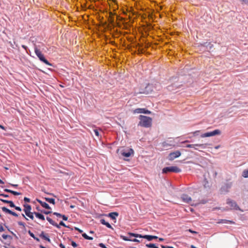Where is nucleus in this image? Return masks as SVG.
<instances>
[{"mask_svg": "<svg viewBox=\"0 0 248 248\" xmlns=\"http://www.w3.org/2000/svg\"><path fill=\"white\" fill-rule=\"evenodd\" d=\"M219 147H220V146L219 145H217V146H215V148L216 149H218Z\"/></svg>", "mask_w": 248, "mask_h": 248, "instance_id": "5fc2aeb1", "label": "nucleus"}, {"mask_svg": "<svg viewBox=\"0 0 248 248\" xmlns=\"http://www.w3.org/2000/svg\"><path fill=\"white\" fill-rule=\"evenodd\" d=\"M29 234H30V236L31 237H32V238H33L35 240H36L37 241H39V239L37 237H36L33 233L31 232H30Z\"/></svg>", "mask_w": 248, "mask_h": 248, "instance_id": "bb28decb", "label": "nucleus"}, {"mask_svg": "<svg viewBox=\"0 0 248 248\" xmlns=\"http://www.w3.org/2000/svg\"><path fill=\"white\" fill-rule=\"evenodd\" d=\"M24 211L29 217H30L32 220L33 219L34 217H33V213L31 212V206L29 204H24Z\"/></svg>", "mask_w": 248, "mask_h": 248, "instance_id": "39448f33", "label": "nucleus"}, {"mask_svg": "<svg viewBox=\"0 0 248 248\" xmlns=\"http://www.w3.org/2000/svg\"><path fill=\"white\" fill-rule=\"evenodd\" d=\"M188 231L189 232H191V233H197V232H196L194 231H192V230H191V229H189Z\"/></svg>", "mask_w": 248, "mask_h": 248, "instance_id": "de8ad7c7", "label": "nucleus"}, {"mask_svg": "<svg viewBox=\"0 0 248 248\" xmlns=\"http://www.w3.org/2000/svg\"><path fill=\"white\" fill-rule=\"evenodd\" d=\"M113 2L114 3L116 2V0H112Z\"/></svg>", "mask_w": 248, "mask_h": 248, "instance_id": "69168bd1", "label": "nucleus"}, {"mask_svg": "<svg viewBox=\"0 0 248 248\" xmlns=\"http://www.w3.org/2000/svg\"><path fill=\"white\" fill-rule=\"evenodd\" d=\"M46 219L51 225L56 227L58 228H60L59 225L50 217H46Z\"/></svg>", "mask_w": 248, "mask_h": 248, "instance_id": "2eb2a0df", "label": "nucleus"}, {"mask_svg": "<svg viewBox=\"0 0 248 248\" xmlns=\"http://www.w3.org/2000/svg\"><path fill=\"white\" fill-rule=\"evenodd\" d=\"M11 186H14V187H17L18 185H17L11 184Z\"/></svg>", "mask_w": 248, "mask_h": 248, "instance_id": "6e6d98bb", "label": "nucleus"}, {"mask_svg": "<svg viewBox=\"0 0 248 248\" xmlns=\"http://www.w3.org/2000/svg\"><path fill=\"white\" fill-rule=\"evenodd\" d=\"M139 93H146V94L148 93H146L145 91H140V92H139Z\"/></svg>", "mask_w": 248, "mask_h": 248, "instance_id": "3c124183", "label": "nucleus"}, {"mask_svg": "<svg viewBox=\"0 0 248 248\" xmlns=\"http://www.w3.org/2000/svg\"><path fill=\"white\" fill-rule=\"evenodd\" d=\"M181 199L183 201L187 203H191L192 202L191 198L186 194H183L181 196Z\"/></svg>", "mask_w": 248, "mask_h": 248, "instance_id": "f8f14e48", "label": "nucleus"}, {"mask_svg": "<svg viewBox=\"0 0 248 248\" xmlns=\"http://www.w3.org/2000/svg\"><path fill=\"white\" fill-rule=\"evenodd\" d=\"M100 246L101 247H102V248H106V247H105V246H104V244H100Z\"/></svg>", "mask_w": 248, "mask_h": 248, "instance_id": "603ef678", "label": "nucleus"}, {"mask_svg": "<svg viewBox=\"0 0 248 248\" xmlns=\"http://www.w3.org/2000/svg\"><path fill=\"white\" fill-rule=\"evenodd\" d=\"M2 238H3V239H6L7 238V237H8V235H5V234H3V235H2Z\"/></svg>", "mask_w": 248, "mask_h": 248, "instance_id": "49530a36", "label": "nucleus"}, {"mask_svg": "<svg viewBox=\"0 0 248 248\" xmlns=\"http://www.w3.org/2000/svg\"><path fill=\"white\" fill-rule=\"evenodd\" d=\"M45 200L46 202L50 203H52L53 204H55V200L52 198H46Z\"/></svg>", "mask_w": 248, "mask_h": 248, "instance_id": "412c9836", "label": "nucleus"}, {"mask_svg": "<svg viewBox=\"0 0 248 248\" xmlns=\"http://www.w3.org/2000/svg\"><path fill=\"white\" fill-rule=\"evenodd\" d=\"M22 216H23V217H24L26 219H27V220L28 219L25 217V216H24V214H22Z\"/></svg>", "mask_w": 248, "mask_h": 248, "instance_id": "e2e57ef3", "label": "nucleus"}, {"mask_svg": "<svg viewBox=\"0 0 248 248\" xmlns=\"http://www.w3.org/2000/svg\"><path fill=\"white\" fill-rule=\"evenodd\" d=\"M139 125L144 127L151 126L152 119L150 117L140 115L139 116Z\"/></svg>", "mask_w": 248, "mask_h": 248, "instance_id": "f257e3e1", "label": "nucleus"}, {"mask_svg": "<svg viewBox=\"0 0 248 248\" xmlns=\"http://www.w3.org/2000/svg\"><path fill=\"white\" fill-rule=\"evenodd\" d=\"M37 201L42 206L45 208L46 209H51L50 206H49V205L47 203H46V202H42V201H41L40 200H37Z\"/></svg>", "mask_w": 248, "mask_h": 248, "instance_id": "4468645a", "label": "nucleus"}, {"mask_svg": "<svg viewBox=\"0 0 248 248\" xmlns=\"http://www.w3.org/2000/svg\"><path fill=\"white\" fill-rule=\"evenodd\" d=\"M34 52L35 54L37 55L39 60L42 62H44L47 65L51 66V64L46 60L44 56V55L42 53L41 50L38 49L36 46H34Z\"/></svg>", "mask_w": 248, "mask_h": 248, "instance_id": "f03ea898", "label": "nucleus"}, {"mask_svg": "<svg viewBox=\"0 0 248 248\" xmlns=\"http://www.w3.org/2000/svg\"><path fill=\"white\" fill-rule=\"evenodd\" d=\"M40 247H41V248H46V247L42 246H41Z\"/></svg>", "mask_w": 248, "mask_h": 248, "instance_id": "338daca9", "label": "nucleus"}, {"mask_svg": "<svg viewBox=\"0 0 248 248\" xmlns=\"http://www.w3.org/2000/svg\"><path fill=\"white\" fill-rule=\"evenodd\" d=\"M34 214L35 215V216L38 217V218L42 220H45V217L41 214L40 213H34Z\"/></svg>", "mask_w": 248, "mask_h": 248, "instance_id": "6ab92c4d", "label": "nucleus"}, {"mask_svg": "<svg viewBox=\"0 0 248 248\" xmlns=\"http://www.w3.org/2000/svg\"><path fill=\"white\" fill-rule=\"evenodd\" d=\"M0 200L2 202H3L4 203H8V202L9 201H8V200H3V199H0Z\"/></svg>", "mask_w": 248, "mask_h": 248, "instance_id": "473e14b6", "label": "nucleus"}, {"mask_svg": "<svg viewBox=\"0 0 248 248\" xmlns=\"http://www.w3.org/2000/svg\"><path fill=\"white\" fill-rule=\"evenodd\" d=\"M188 142V140H186V141H185L184 142H182V143H185V142Z\"/></svg>", "mask_w": 248, "mask_h": 248, "instance_id": "0e129e2a", "label": "nucleus"}, {"mask_svg": "<svg viewBox=\"0 0 248 248\" xmlns=\"http://www.w3.org/2000/svg\"><path fill=\"white\" fill-rule=\"evenodd\" d=\"M15 208L16 210H18V211H21V208H20V207H19L16 206H15Z\"/></svg>", "mask_w": 248, "mask_h": 248, "instance_id": "79ce46f5", "label": "nucleus"}, {"mask_svg": "<svg viewBox=\"0 0 248 248\" xmlns=\"http://www.w3.org/2000/svg\"><path fill=\"white\" fill-rule=\"evenodd\" d=\"M4 182L0 179V184H3Z\"/></svg>", "mask_w": 248, "mask_h": 248, "instance_id": "052dcab7", "label": "nucleus"}, {"mask_svg": "<svg viewBox=\"0 0 248 248\" xmlns=\"http://www.w3.org/2000/svg\"><path fill=\"white\" fill-rule=\"evenodd\" d=\"M59 225H61V226H64V227H66V226H65V225L64 223V222H63L62 221H61V222H60V224H59Z\"/></svg>", "mask_w": 248, "mask_h": 248, "instance_id": "37998d69", "label": "nucleus"}, {"mask_svg": "<svg viewBox=\"0 0 248 248\" xmlns=\"http://www.w3.org/2000/svg\"><path fill=\"white\" fill-rule=\"evenodd\" d=\"M53 214L54 215H56V216L59 217H61V216H62V215L60 214L56 213V212L53 213Z\"/></svg>", "mask_w": 248, "mask_h": 248, "instance_id": "f704fd0d", "label": "nucleus"}, {"mask_svg": "<svg viewBox=\"0 0 248 248\" xmlns=\"http://www.w3.org/2000/svg\"><path fill=\"white\" fill-rule=\"evenodd\" d=\"M11 215L15 216V217H17L18 215L15 212H14L13 211H12V213H11Z\"/></svg>", "mask_w": 248, "mask_h": 248, "instance_id": "a19ab883", "label": "nucleus"}, {"mask_svg": "<svg viewBox=\"0 0 248 248\" xmlns=\"http://www.w3.org/2000/svg\"><path fill=\"white\" fill-rule=\"evenodd\" d=\"M100 222L102 224L106 225L108 228H112V227H111V225L109 223H108V222H106L105 219H101L100 220Z\"/></svg>", "mask_w": 248, "mask_h": 248, "instance_id": "a211bd4d", "label": "nucleus"}, {"mask_svg": "<svg viewBox=\"0 0 248 248\" xmlns=\"http://www.w3.org/2000/svg\"><path fill=\"white\" fill-rule=\"evenodd\" d=\"M200 132V130L195 131L193 133L194 135H197Z\"/></svg>", "mask_w": 248, "mask_h": 248, "instance_id": "58836bf2", "label": "nucleus"}, {"mask_svg": "<svg viewBox=\"0 0 248 248\" xmlns=\"http://www.w3.org/2000/svg\"><path fill=\"white\" fill-rule=\"evenodd\" d=\"M208 145L209 144L208 143L187 144L186 147L187 148H193L195 150H198V148H197L196 146H198L200 147V148L204 149H205Z\"/></svg>", "mask_w": 248, "mask_h": 248, "instance_id": "6e6552de", "label": "nucleus"}, {"mask_svg": "<svg viewBox=\"0 0 248 248\" xmlns=\"http://www.w3.org/2000/svg\"><path fill=\"white\" fill-rule=\"evenodd\" d=\"M181 155V153L179 151H176L170 153L168 156V159L169 160L172 161L174 160L175 158L179 157Z\"/></svg>", "mask_w": 248, "mask_h": 248, "instance_id": "1a4fd4ad", "label": "nucleus"}, {"mask_svg": "<svg viewBox=\"0 0 248 248\" xmlns=\"http://www.w3.org/2000/svg\"><path fill=\"white\" fill-rule=\"evenodd\" d=\"M1 209H2V211L3 212H4L5 213L11 214V213H12V211H11L10 210L7 209L5 207H2Z\"/></svg>", "mask_w": 248, "mask_h": 248, "instance_id": "aec40b11", "label": "nucleus"}, {"mask_svg": "<svg viewBox=\"0 0 248 248\" xmlns=\"http://www.w3.org/2000/svg\"><path fill=\"white\" fill-rule=\"evenodd\" d=\"M4 231V228L1 224H0V232H2Z\"/></svg>", "mask_w": 248, "mask_h": 248, "instance_id": "c9c22d12", "label": "nucleus"}, {"mask_svg": "<svg viewBox=\"0 0 248 248\" xmlns=\"http://www.w3.org/2000/svg\"><path fill=\"white\" fill-rule=\"evenodd\" d=\"M146 247L149 248H159L156 247L154 244H148L146 245Z\"/></svg>", "mask_w": 248, "mask_h": 248, "instance_id": "b1692460", "label": "nucleus"}, {"mask_svg": "<svg viewBox=\"0 0 248 248\" xmlns=\"http://www.w3.org/2000/svg\"><path fill=\"white\" fill-rule=\"evenodd\" d=\"M40 236H41L42 238H43V239H44L45 240H46V241H48V242H50V239H49L48 237L46 236L44 234V233H43V232H42V233L41 234Z\"/></svg>", "mask_w": 248, "mask_h": 248, "instance_id": "393cba45", "label": "nucleus"}, {"mask_svg": "<svg viewBox=\"0 0 248 248\" xmlns=\"http://www.w3.org/2000/svg\"><path fill=\"white\" fill-rule=\"evenodd\" d=\"M243 3L248 4V0H240Z\"/></svg>", "mask_w": 248, "mask_h": 248, "instance_id": "e433bc0d", "label": "nucleus"}, {"mask_svg": "<svg viewBox=\"0 0 248 248\" xmlns=\"http://www.w3.org/2000/svg\"><path fill=\"white\" fill-rule=\"evenodd\" d=\"M163 240L164 239L163 238H159V241H163Z\"/></svg>", "mask_w": 248, "mask_h": 248, "instance_id": "13d9d810", "label": "nucleus"}, {"mask_svg": "<svg viewBox=\"0 0 248 248\" xmlns=\"http://www.w3.org/2000/svg\"><path fill=\"white\" fill-rule=\"evenodd\" d=\"M220 134H221L220 131L218 129H216L212 132H207V133L202 134L201 135V138H206V137H212V136H215L216 135H220Z\"/></svg>", "mask_w": 248, "mask_h": 248, "instance_id": "0eeeda50", "label": "nucleus"}, {"mask_svg": "<svg viewBox=\"0 0 248 248\" xmlns=\"http://www.w3.org/2000/svg\"><path fill=\"white\" fill-rule=\"evenodd\" d=\"M50 212H44V213L46 214H48L50 213Z\"/></svg>", "mask_w": 248, "mask_h": 248, "instance_id": "680f3d73", "label": "nucleus"}, {"mask_svg": "<svg viewBox=\"0 0 248 248\" xmlns=\"http://www.w3.org/2000/svg\"><path fill=\"white\" fill-rule=\"evenodd\" d=\"M94 132L96 136L99 137V132L97 129H94Z\"/></svg>", "mask_w": 248, "mask_h": 248, "instance_id": "7c9ffc66", "label": "nucleus"}, {"mask_svg": "<svg viewBox=\"0 0 248 248\" xmlns=\"http://www.w3.org/2000/svg\"><path fill=\"white\" fill-rule=\"evenodd\" d=\"M24 200L25 202H30V199H29L27 197H25L24 199Z\"/></svg>", "mask_w": 248, "mask_h": 248, "instance_id": "72a5a7b5", "label": "nucleus"}, {"mask_svg": "<svg viewBox=\"0 0 248 248\" xmlns=\"http://www.w3.org/2000/svg\"><path fill=\"white\" fill-rule=\"evenodd\" d=\"M190 248H196V247H195L194 246H193V245H191V246H190Z\"/></svg>", "mask_w": 248, "mask_h": 248, "instance_id": "bf43d9fd", "label": "nucleus"}, {"mask_svg": "<svg viewBox=\"0 0 248 248\" xmlns=\"http://www.w3.org/2000/svg\"><path fill=\"white\" fill-rule=\"evenodd\" d=\"M4 190L5 192H9V193H12L14 195L17 196V195H20V193H19V192L15 191H13V190H10V189H5Z\"/></svg>", "mask_w": 248, "mask_h": 248, "instance_id": "dca6fc26", "label": "nucleus"}, {"mask_svg": "<svg viewBox=\"0 0 248 248\" xmlns=\"http://www.w3.org/2000/svg\"><path fill=\"white\" fill-rule=\"evenodd\" d=\"M134 153V152L133 150L129 148H124L121 151V155L123 156L126 157H128L131 155H133Z\"/></svg>", "mask_w": 248, "mask_h": 248, "instance_id": "423d86ee", "label": "nucleus"}, {"mask_svg": "<svg viewBox=\"0 0 248 248\" xmlns=\"http://www.w3.org/2000/svg\"><path fill=\"white\" fill-rule=\"evenodd\" d=\"M62 217V219L64 220H67L68 218L67 217H66L64 215H62L61 216Z\"/></svg>", "mask_w": 248, "mask_h": 248, "instance_id": "4c0bfd02", "label": "nucleus"}, {"mask_svg": "<svg viewBox=\"0 0 248 248\" xmlns=\"http://www.w3.org/2000/svg\"><path fill=\"white\" fill-rule=\"evenodd\" d=\"M22 47L27 51V49H28V47L27 46L22 45Z\"/></svg>", "mask_w": 248, "mask_h": 248, "instance_id": "09e8293b", "label": "nucleus"}, {"mask_svg": "<svg viewBox=\"0 0 248 248\" xmlns=\"http://www.w3.org/2000/svg\"><path fill=\"white\" fill-rule=\"evenodd\" d=\"M82 236L87 240H93V237L88 236L86 233H84L82 234Z\"/></svg>", "mask_w": 248, "mask_h": 248, "instance_id": "a878e982", "label": "nucleus"}, {"mask_svg": "<svg viewBox=\"0 0 248 248\" xmlns=\"http://www.w3.org/2000/svg\"><path fill=\"white\" fill-rule=\"evenodd\" d=\"M242 176L245 178L248 177V169L244 170L242 172Z\"/></svg>", "mask_w": 248, "mask_h": 248, "instance_id": "5701e85b", "label": "nucleus"}, {"mask_svg": "<svg viewBox=\"0 0 248 248\" xmlns=\"http://www.w3.org/2000/svg\"><path fill=\"white\" fill-rule=\"evenodd\" d=\"M176 88H177V86L176 85H175L174 84H173L172 85L169 86L168 87V90L169 91H172L174 90L175 89H176Z\"/></svg>", "mask_w": 248, "mask_h": 248, "instance_id": "4be33fe9", "label": "nucleus"}, {"mask_svg": "<svg viewBox=\"0 0 248 248\" xmlns=\"http://www.w3.org/2000/svg\"><path fill=\"white\" fill-rule=\"evenodd\" d=\"M131 241H133V242H140V240H139L138 239H131Z\"/></svg>", "mask_w": 248, "mask_h": 248, "instance_id": "ea45409f", "label": "nucleus"}, {"mask_svg": "<svg viewBox=\"0 0 248 248\" xmlns=\"http://www.w3.org/2000/svg\"><path fill=\"white\" fill-rule=\"evenodd\" d=\"M0 128H1L2 129L5 130L4 127L1 125H0Z\"/></svg>", "mask_w": 248, "mask_h": 248, "instance_id": "864d4df0", "label": "nucleus"}, {"mask_svg": "<svg viewBox=\"0 0 248 248\" xmlns=\"http://www.w3.org/2000/svg\"><path fill=\"white\" fill-rule=\"evenodd\" d=\"M128 235L130 236H134L137 238L139 237V238H145V239H147L148 241H151L154 239L157 238V237L156 236H152V235H142L140 234L133 233H129Z\"/></svg>", "mask_w": 248, "mask_h": 248, "instance_id": "20e7f679", "label": "nucleus"}, {"mask_svg": "<svg viewBox=\"0 0 248 248\" xmlns=\"http://www.w3.org/2000/svg\"><path fill=\"white\" fill-rule=\"evenodd\" d=\"M161 247H162V248H173V247H172L164 246H163V245H162V246H161Z\"/></svg>", "mask_w": 248, "mask_h": 248, "instance_id": "a18cd8bd", "label": "nucleus"}, {"mask_svg": "<svg viewBox=\"0 0 248 248\" xmlns=\"http://www.w3.org/2000/svg\"><path fill=\"white\" fill-rule=\"evenodd\" d=\"M123 239L125 241H131V239L130 238H127L126 236H123Z\"/></svg>", "mask_w": 248, "mask_h": 248, "instance_id": "2f4dec72", "label": "nucleus"}, {"mask_svg": "<svg viewBox=\"0 0 248 248\" xmlns=\"http://www.w3.org/2000/svg\"><path fill=\"white\" fill-rule=\"evenodd\" d=\"M162 145L164 147H168L169 146H174L175 145L173 144L172 143H171V140L169 141H166L162 143Z\"/></svg>", "mask_w": 248, "mask_h": 248, "instance_id": "ddd939ff", "label": "nucleus"}, {"mask_svg": "<svg viewBox=\"0 0 248 248\" xmlns=\"http://www.w3.org/2000/svg\"><path fill=\"white\" fill-rule=\"evenodd\" d=\"M78 231L79 232H82L81 230H79V229H78Z\"/></svg>", "mask_w": 248, "mask_h": 248, "instance_id": "774afa93", "label": "nucleus"}, {"mask_svg": "<svg viewBox=\"0 0 248 248\" xmlns=\"http://www.w3.org/2000/svg\"><path fill=\"white\" fill-rule=\"evenodd\" d=\"M181 171V170L177 166H170L165 167L162 170V173H167L168 172L178 173Z\"/></svg>", "mask_w": 248, "mask_h": 248, "instance_id": "7ed1b4c3", "label": "nucleus"}, {"mask_svg": "<svg viewBox=\"0 0 248 248\" xmlns=\"http://www.w3.org/2000/svg\"><path fill=\"white\" fill-rule=\"evenodd\" d=\"M71 245L74 247V248H76L78 246L77 244L76 243V242H74V241H72L71 242Z\"/></svg>", "mask_w": 248, "mask_h": 248, "instance_id": "c756f323", "label": "nucleus"}, {"mask_svg": "<svg viewBox=\"0 0 248 248\" xmlns=\"http://www.w3.org/2000/svg\"><path fill=\"white\" fill-rule=\"evenodd\" d=\"M59 246L61 248H65V246L62 244H60Z\"/></svg>", "mask_w": 248, "mask_h": 248, "instance_id": "8fccbe9b", "label": "nucleus"}, {"mask_svg": "<svg viewBox=\"0 0 248 248\" xmlns=\"http://www.w3.org/2000/svg\"><path fill=\"white\" fill-rule=\"evenodd\" d=\"M133 113H144V114H150V111L146 109L145 108H136L133 111Z\"/></svg>", "mask_w": 248, "mask_h": 248, "instance_id": "9b49d317", "label": "nucleus"}, {"mask_svg": "<svg viewBox=\"0 0 248 248\" xmlns=\"http://www.w3.org/2000/svg\"><path fill=\"white\" fill-rule=\"evenodd\" d=\"M0 196H2V197H5V198H7V197H8L9 196L8 195H6V194H1L0 195Z\"/></svg>", "mask_w": 248, "mask_h": 248, "instance_id": "c03bdc74", "label": "nucleus"}, {"mask_svg": "<svg viewBox=\"0 0 248 248\" xmlns=\"http://www.w3.org/2000/svg\"><path fill=\"white\" fill-rule=\"evenodd\" d=\"M118 215L117 212H112L109 214L108 216L112 219H115L116 217L118 216Z\"/></svg>", "mask_w": 248, "mask_h": 248, "instance_id": "f3484780", "label": "nucleus"}, {"mask_svg": "<svg viewBox=\"0 0 248 248\" xmlns=\"http://www.w3.org/2000/svg\"><path fill=\"white\" fill-rule=\"evenodd\" d=\"M222 223H234L232 221H230V220H222V221H221Z\"/></svg>", "mask_w": 248, "mask_h": 248, "instance_id": "cd10ccee", "label": "nucleus"}, {"mask_svg": "<svg viewBox=\"0 0 248 248\" xmlns=\"http://www.w3.org/2000/svg\"><path fill=\"white\" fill-rule=\"evenodd\" d=\"M227 203L230 206L229 209H236L239 208L238 206H237L236 203L234 201L231 199H228L227 201Z\"/></svg>", "mask_w": 248, "mask_h": 248, "instance_id": "9d476101", "label": "nucleus"}, {"mask_svg": "<svg viewBox=\"0 0 248 248\" xmlns=\"http://www.w3.org/2000/svg\"><path fill=\"white\" fill-rule=\"evenodd\" d=\"M8 203L9 204V205L11 207H15V205L13 202L9 201L8 202Z\"/></svg>", "mask_w": 248, "mask_h": 248, "instance_id": "c85d7f7f", "label": "nucleus"}, {"mask_svg": "<svg viewBox=\"0 0 248 248\" xmlns=\"http://www.w3.org/2000/svg\"><path fill=\"white\" fill-rule=\"evenodd\" d=\"M18 224H19V225H24L23 223H22V222H19L18 223Z\"/></svg>", "mask_w": 248, "mask_h": 248, "instance_id": "4d7b16f0", "label": "nucleus"}]
</instances>
